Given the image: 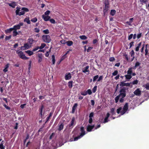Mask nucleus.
<instances>
[{
  "label": "nucleus",
  "mask_w": 149,
  "mask_h": 149,
  "mask_svg": "<svg viewBox=\"0 0 149 149\" xmlns=\"http://www.w3.org/2000/svg\"><path fill=\"white\" fill-rule=\"evenodd\" d=\"M128 88L123 87L119 91L120 93L115 98L116 103L118 102L120 97H121V98L119 100L120 102L123 103L124 102V98L126 96V90H128Z\"/></svg>",
  "instance_id": "1"
},
{
  "label": "nucleus",
  "mask_w": 149,
  "mask_h": 149,
  "mask_svg": "<svg viewBox=\"0 0 149 149\" xmlns=\"http://www.w3.org/2000/svg\"><path fill=\"white\" fill-rule=\"evenodd\" d=\"M16 8V10L15 11L16 14L17 15H19L20 16L24 15L25 14V12H28L29 11V9L28 8L23 7L22 8L21 10L22 11L19 12L20 8L17 7Z\"/></svg>",
  "instance_id": "2"
},
{
  "label": "nucleus",
  "mask_w": 149,
  "mask_h": 149,
  "mask_svg": "<svg viewBox=\"0 0 149 149\" xmlns=\"http://www.w3.org/2000/svg\"><path fill=\"white\" fill-rule=\"evenodd\" d=\"M128 109V104L127 103H126L124 105L123 110L121 111L122 110V108L120 107L119 108L117 109V112L118 114H119L120 113L121 115H123L125 113Z\"/></svg>",
  "instance_id": "3"
},
{
  "label": "nucleus",
  "mask_w": 149,
  "mask_h": 149,
  "mask_svg": "<svg viewBox=\"0 0 149 149\" xmlns=\"http://www.w3.org/2000/svg\"><path fill=\"white\" fill-rule=\"evenodd\" d=\"M16 53L18 54L19 57L23 60H27L29 58L28 57H26L24 53L22 51H19L18 50L16 51Z\"/></svg>",
  "instance_id": "4"
},
{
  "label": "nucleus",
  "mask_w": 149,
  "mask_h": 149,
  "mask_svg": "<svg viewBox=\"0 0 149 149\" xmlns=\"http://www.w3.org/2000/svg\"><path fill=\"white\" fill-rule=\"evenodd\" d=\"M42 38L43 41L45 42L49 43L51 41V39L49 35H43Z\"/></svg>",
  "instance_id": "5"
},
{
  "label": "nucleus",
  "mask_w": 149,
  "mask_h": 149,
  "mask_svg": "<svg viewBox=\"0 0 149 149\" xmlns=\"http://www.w3.org/2000/svg\"><path fill=\"white\" fill-rule=\"evenodd\" d=\"M76 122L75 121V118L74 117H73L72 118L70 123L69 125V127L70 128H72L76 124Z\"/></svg>",
  "instance_id": "6"
},
{
  "label": "nucleus",
  "mask_w": 149,
  "mask_h": 149,
  "mask_svg": "<svg viewBox=\"0 0 149 149\" xmlns=\"http://www.w3.org/2000/svg\"><path fill=\"white\" fill-rule=\"evenodd\" d=\"M30 45L27 43H25L24 45L23 46H21L20 47V49L22 50H24L28 49L30 47Z\"/></svg>",
  "instance_id": "7"
},
{
  "label": "nucleus",
  "mask_w": 149,
  "mask_h": 149,
  "mask_svg": "<svg viewBox=\"0 0 149 149\" xmlns=\"http://www.w3.org/2000/svg\"><path fill=\"white\" fill-rule=\"evenodd\" d=\"M134 93L135 95L139 96L141 95V91L139 88H137L134 92Z\"/></svg>",
  "instance_id": "8"
},
{
  "label": "nucleus",
  "mask_w": 149,
  "mask_h": 149,
  "mask_svg": "<svg viewBox=\"0 0 149 149\" xmlns=\"http://www.w3.org/2000/svg\"><path fill=\"white\" fill-rule=\"evenodd\" d=\"M95 125H88L87 126L86 130L88 132H90L92 131V130L94 127Z\"/></svg>",
  "instance_id": "9"
},
{
  "label": "nucleus",
  "mask_w": 149,
  "mask_h": 149,
  "mask_svg": "<svg viewBox=\"0 0 149 149\" xmlns=\"http://www.w3.org/2000/svg\"><path fill=\"white\" fill-rule=\"evenodd\" d=\"M132 83H125L123 81H121L120 83V86L121 87H123L126 86H130V84Z\"/></svg>",
  "instance_id": "10"
},
{
  "label": "nucleus",
  "mask_w": 149,
  "mask_h": 149,
  "mask_svg": "<svg viewBox=\"0 0 149 149\" xmlns=\"http://www.w3.org/2000/svg\"><path fill=\"white\" fill-rule=\"evenodd\" d=\"M80 131L81 133H80V135L81 136L83 137L86 134L84 127H82L80 128Z\"/></svg>",
  "instance_id": "11"
},
{
  "label": "nucleus",
  "mask_w": 149,
  "mask_h": 149,
  "mask_svg": "<svg viewBox=\"0 0 149 149\" xmlns=\"http://www.w3.org/2000/svg\"><path fill=\"white\" fill-rule=\"evenodd\" d=\"M42 17L45 21H47L49 20L50 18V16H45L44 15H42Z\"/></svg>",
  "instance_id": "12"
},
{
  "label": "nucleus",
  "mask_w": 149,
  "mask_h": 149,
  "mask_svg": "<svg viewBox=\"0 0 149 149\" xmlns=\"http://www.w3.org/2000/svg\"><path fill=\"white\" fill-rule=\"evenodd\" d=\"M78 106V104L77 103H75L72 107V113H74L75 111V110L76 109Z\"/></svg>",
  "instance_id": "13"
},
{
  "label": "nucleus",
  "mask_w": 149,
  "mask_h": 149,
  "mask_svg": "<svg viewBox=\"0 0 149 149\" xmlns=\"http://www.w3.org/2000/svg\"><path fill=\"white\" fill-rule=\"evenodd\" d=\"M34 40L32 38H29L27 40V43L31 46L33 44Z\"/></svg>",
  "instance_id": "14"
},
{
  "label": "nucleus",
  "mask_w": 149,
  "mask_h": 149,
  "mask_svg": "<svg viewBox=\"0 0 149 149\" xmlns=\"http://www.w3.org/2000/svg\"><path fill=\"white\" fill-rule=\"evenodd\" d=\"M71 78V76L70 73L66 74L65 76V79L66 80L70 79Z\"/></svg>",
  "instance_id": "15"
},
{
  "label": "nucleus",
  "mask_w": 149,
  "mask_h": 149,
  "mask_svg": "<svg viewBox=\"0 0 149 149\" xmlns=\"http://www.w3.org/2000/svg\"><path fill=\"white\" fill-rule=\"evenodd\" d=\"M109 6H105V7L103 8V12L104 15H105L106 13L109 10Z\"/></svg>",
  "instance_id": "16"
},
{
  "label": "nucleus",
  "mask_w": 149,
  "mask_h": 149,
  "mask_svg": "<svg viewBox=\"0 0 149 149\" xmlns=\"http://www.w3.org/2000/svg\"><path fill=\"white\" fill-rule=\"evenodd\" d=\"M139 1L142 5L145 4L146 8L147 7V3L148 2V0H139Z\"/></svg>",
  "instance_id": "17"
},
{
  "label": "nucleus",
  "mask_w": 149,
  "mask_h": 149,
  "mask_svg": "<svg viewBox=\"0 0 149 149\" xmlns=\"http://www.w3.org/2000/svg\"><path fill=\"white\" fill-rule=\"evenodd\" d=\"M13 30V28H11L6 30L5 31V32L6 34L8 33H10Z\"/></svg>",
  "instance_id": "18"
},
{
  "label": "nucleus",
  "mask_w": 149,
  "mask_h": 149,
  "mask_svg": "<svg viewBox=\"0 0 149 149\" xmlns=\"http://www.w3.org/2000/svg\"><path fill=\"white\" fill-rule=\"evenodd\" d=\"M13 30L17 31V30L19 29H20V27L18 24L15 25L13 27Z\"/></svg>",
  "instance_id": "19"
},
{
  "label": "nucleus",
  "mask_w": 149,
  "mask_h": 149,
  "mask_svg": "<svg viewBox=\"0 0 149 149\" xmlns=\"http://www.w3.org/2000/svg\"><path fill=\"white\" fill-rule=\"evenodd\" d=\"M134 20V18H130L129 19V21H127L126 22L128 25L130 26L132 25V23L133 22V20Z\"/></svg>",
  "instance_id": "20"
},
{
  "label": "nucleus",
  "mask_w": 149,
  "mask_h": 149,
  "mask_svg": "<svg viewBox=\"0 0 149 149\" xmlns=\"http://www.w3.org/2000/svg\"><path fill=\"white\" fill-rule=\"evenodd\" d=\"M8 5L12 8H14L16 6V2H13L10 3H8Z\"/></svg>",
  "instance_id": "21"
},
{
  "label": "nucleus",
  "mask_w": 149,
  "mask_h": 149,
  "mask_svg": "<svg viewBox=\"0 0 149 149\" xmlns=\"http://www.w3.org/2000/svg\"><path fill=\"white\" fill-rule=\"evenodd\" d=\"M142 42H140L137 45V46L135 48V51L136 52H138L139 50V48L141 45Z\"/></svg>",
  "instance_id": "22"
},
{
  "label": "nucleus",
  "mask_w": 149,
  "mask_h": 149,
  "mask_svg": "<svg viewBox=\"0 0 149 149\" xmlns=\"http://www.w3.org/2000/svg\"><path fill=\"white\" fill-rule=\"evenodd\" d=\"M25 52L28 54L29 56H31L34 54L33 52L32 51L28 50L25 51Z\"/></svg>",
  "instance_id": "23"
},
{
  "label": "nucleus",
  "mask_w": 149,
  "mask_h": 149,
  "mask_svg": "<svg viewBox=\"0 0 149 149\" xmlns=\"http://www.w3.org/2000/svg\"><path fill=\"white\" fill-rule=\"evenodd\" d=\"M89 68V66L88 65L86 66L84 68V70H82V72L84 73H86L87 72H89V70L88 69Z\"/></svg>",
  "instance_id": "24"
},
{
  "label": "nucleus",
  "mask_w": 149,
  "mask_h": 149,
  "mask_svg": "<svg viewBox=\"0 0 149 149\" xmlns=\"http://www.w3.org/2000/svg\"><path fill=\"white\" fill-rule=\"evenodd\" d=\"M53 113V111H51L50 113H49V116H48L47 117V121H46V122L48 121L50 119V117L52 116V114Z\"/></svg>",
  "instance_id": "25"
},
{
  "label": "nucleus",
  "mask_w": 149,
  "mask_h": 149,
  "mask_svg": "<svg viewBox=\"0 0 149 149\" xmlns=\"http://www.w3.org/2000/svg\"><path fill=\"white\" fill-rule=\"evenodd\" d=\"M44 108V106L43 105H42L40 108L39 109L40 114V115L41 116L42 115V110Z\"/></svg>",
  "instance_id": "26"
},
{
  "label": "nucleus",
  "mask_w": 149,
  "mask_h": 149,
  "mask_svg": "<svg viewBox=\"0 0 149 149\" xmlns=\"http://www.w3.org/2000/svg\"><path fill=\"white\" fill-rule=\"evenodd\" d=\"M66 43L68 46H70L72 45L73 42L72 41H68L66 42Z\"/></svg>",
  "instance_id": "27"
},
{
  "label": "nucleus",
  "mask_w": 149,
  "mask_h": 149,
  "mask_svg": "<svg viewBox=\"0 0 149 149\" xmlns=\"http://www.w3.org/2000/svg\"><path fill=\"white\" fill-rule=\"evenodd\" d=\"M63 126L64 124L63 123H61L59 127V128L58 129V130L60 131L62 130L63 128Z\"/></svg>",
  "instance_id": "28"
},
{
  "label": "nucleus",
  "mask_w": 149,
  "mask_h": 149,
  "mask_svg": "<svg viewBox=\"0 0 149 149\" xmlns=\"http://www.w3.org/2000/svg\"><path fill=\"white\" fill-rule=\"evenodd\" d=\"M126 79H130L132 77V76L131 74H127L125 75Z\"/></svg>",
  "instance_id": "29"
},
{
  "label": "nucleus",
  "mask_w": 149,
  "mask_h": 149,
  "mask_svg": "<svg viewBox=\"0 0 149 149\" xmlns=\"http://www.w3.org/2000/svg\"><path fill=\"white\" fill-rule=\"evenodd\" d=\"M140 64L141 63L139 62H136L135 64V66L133 67V68L134 69H135L136 67L139 66L140 65Z\"/></svg>",
  "instance_id": "30"
},
{
  "label": "nucleus",
  "mask_w": 149,
  "mask_h": 149,
  "mask_svg": "<svg viewBox=\"0 0 149 149\" xmlns=\"http://www.w3.org/2000/svg\"><path fill=\"white\" fill-rule=\"evenodd\" d=\"M133 68H129L128 70L127 71V74H130L131 75L132 73V69Z\"/></svg>",
  "instance_id": "31"
},
{
  "label": "nucleus",
  "mask_w": 149,
  "mask_h": 149,
  "mask_svg": "<svg viewBox=\"0 0 149 149\" xmlns=\"http://www.w3.org/2000/svg\"><path fill=\"white\" fill-rule=\"evenodd\" d=\"M72 81H70L68 82V86L69 88H71L72 87Z\"/></svg>",
  "instance_id": "32"
},
{
  "label": "nucleus",
  "mask_w": 149,
  "mask_h": 149,
  "mask_svg": "<svg viewBox=\"0 0 149 149\" xmlns=\"http://www.w3.org/2000/svg\"><path fill=\"white\" fill-rule=\"evenodd\" d=\"M19 33L17 31L13 30V37L16 36Z\"/></svg>",
  "instance_id": "33"
},
{
  "label": "nucleus",
  "mask_w": 149,
  "mask_h": 149,
  "mask_svg": "<svg viewBox=\"0 0 149 149\" xmlns=\"http://www.w3.org/2000/svg\"><path fill=\"white\" fill-rule=\"evenodd\" d=\"M116 13V11L114 10H111L110 14L112 16L114 15Z\"/></svg>",
  "instance_id": "34"
},
{
  "label": "nucleus",
  "mask_w": 149,
  "mask_h": 149,
  "mask_svg": "<svg viewBox=\"0 0 149 149\" xmlns=\"http://www.w3.org/2000/svg\"><path fill=\"white\" fill-rule=\"evenodd\" d=\"M79 38L83 40H85L87 38V37L85 35L81 36H79Z\"/></svg>",
  "instance_id": "35"
},
{
  "label": "nucleus",
  "mask_w": 149,
  "mask_h": 149,
  "mask_svg": "<svg viewBox=\"0 0 149 149\" xmlns=\"http://www.w3.org/2000/svg\"><path fill=\"white\" fill-rule=\"evenodd\" d=\"M24 22H26L28 24H31L30 20H29V18H25L24 19Z\"/></svg>",
  "instance_id": "36"
},
{
  "label": "nucleus",
  "mask_w": 149,
  "mask_h": 149,
  "mask_svg": "<svg viewBox=\"0 0 149 149\" xmlns=\"http://www.w3.org/2000/svg\"><path fill=\"white\" fill-rule=\"evenodd\" d=\"M52 61L53 64H54L55 62V56L54 55H53L52 56Z\"/></svg>",
  "instance_id": "37"
},
{
  "label": "nucleus",
  "mask_w": 149,
  "mask_h": 149,
  "mask_svg": "<svg viewBox=\"0 0 149 149\" xmlns=\"http://www.w3.org/2000/svg\"><path fill=\"white\" fill-rule=\"evenodd\" d=\"M123 56L125 57V58L127 61H128L129 60L128 56L126 53H124L123 54Z\"/></svg>",
  "instance_id": "38"
},
{
  "label": "nucleus",
  "mask_w": 149,
  "mask_h": 149,
  "mask_svg": "<svg viewBox=\"0 0 149 149\" xmlns=\"http://www.w3.org/2000/svg\"><path fill=\"white\" fill-rule=\"evenodd\" d=\"M82 137L80 135L77 136L76 137L74 138L73 141H77L78 139H80Z\"/></svg>",
  "instance_id": "39"
},
{
  "label": "nucleus",
  "mask_w": 149,
  "mask_h": 149,
  "mask_svg": "<svg viewBox=\"0 0 149 149\" xmlns=\"http://www.w3.org/2000/svg\"><path fill=\"white\" fill-rule=\"evenodd\" d=\"M37 20H38V19L36 17L33 18L31 20V21L32 22H34V23L36 22L37 21Z\"/></svg>",
  "instance_id": "40"
},
{
  "label": "nucleus",
  "mask_w": 149,
  "mask_h": 149,
  "mask_svg": "<svg viewBox=\"0 0 149 149\" xmlns=\"http://www.w3.org/2000/svg\"><path fill=\"white\" fill-rule=\"evenodd\" d=\"M114 110L115 109L114 108H112L111 109L110 113H111L112 115H113L115 114V113L114 112Z\"/></svg>",
  "instance_id": "41"
},
{
  "label": "nucleus",
  "mask_w": 149,
  "mask_h": 149,
  "mask_svg": "<svg viewBox=\"0 0 149 149\" xmlns=\"http://www.w3.org/2000/svg\"><path fill=\"white\" fill-rule=\"evenodd\" d=\"M5 146L3 145V143H1L0 144V149H5Z\"/></svg>",
  "instance_id": "42"
},
{
  "label": "nucleus",
  "mask_w": 149,
  "mask_h": 149,
  "mask_svg": "<svg viewBox=\"0 0 149 149\" xmlns=\"http://www.w3.org/2000/svg\"><path fill=\"white\" fill-rule=\"evenodd\" d=\"M104 4H105V6H109V0H105Z\"/></svg>",
  "instance_id": "43"
},
{
  "label": "nucleus",
  "mask_w": 149,
  "mask_h": 149,
  "mask_svg": "<svg viewBox=\"0 0 149 149\" xmlns=\"http://www.w3.org/2000/svg\"><path fill=\"white\" fill-rule=\"evenodd\" d=\"M32 63V61L30 60L29 61V64L28 65V70L30 71L31 68V63Z\"/></svg>",
  "instance_id": "44"
},
{
  "label": "nucleus",
  "mask_w": 149,
  "mask_h": 149,
  "mask_svg": "<svg viewBox=\"0 0 149 149\" xmlns=\"http://www.w3.org/2000/svg\"><path fill=\"white\" fill-rule=\"evenodd\" d=\"M46 46V44L45 43H42L41 46L39 47L40 49H41L44 48Z\"/></svg>",
  "instance_id": "45"
},
{
  "label": "nucleus",
  "mask_w": 149,
  "mask_h": 149,
  "mask_svg": "<svg viewBox=\"0 0 149 149\" xmlns=\"http://www.w3.org/2000/svg\"><path fill=\"white\" fill-rule=\"evenodd\" d=\"M130 55L131 56V57H132V56H134V51L133 50H132L130 52Z\"/></svg>",
  "instance_id": "46"
},
{
  "label": "nucleus",
  "mask_w": 149,
  "mask_h": 149,
  "mask_svg": "<svg viewBox=\"0 0 149 149\" xmlns=\"http://www.w3.org/2000/svg\"><path fill=\"white\" fill-rule=\"evenodd\" d=\"M118 72V71L117 70L115 71L114 72L112 73V75L113 76H115L117 75Z\"/></svg>",
  "instance_id": "47"
},
{
  "label": "nucleus",
  "mask_w": 149,
  "mask_h": 149,
  "mask_svg": "<svg viewBox=\"0 0 149 149\" xmlns=\"http://www.w3.org/2000/svg\"><path fill=\"white\" fill-rule=\"evenodd\" d=\"M99 77V76L98 75H96L93 78V81L94 82L95 81H96L97 79Z\"/></svg>",
  "instance_id": "48"
},
{
  "label": "nucleus",
  "mask_w": 149,
  "mask_h": 149,
  "mask_svg": "<svg viewBox=\"0 0 149 149\" xmlns=\"http://www.w3.org/2000/svg\"><path fill=\"white\" fill-rule=\"evenodd\" d=\"M3 106L7 110H10V108L7 106L5 104H3Z\"/></svg>",
  "instance_id": "49"
},
{
  "label": "nucleus",
  "mask_w": 149,
  "mask_h": 149,
  "mask_svg": "<svg viewBox=\"0 0 149 149\" xmlns=\"http://www.w3.org/2000/svg\"><path fill=\"white\" fill-rule=\"evenodd\" d=\"M38 62L40 63L42 61V58L41 55H39L38 56Z\"/></svg>",
  "instance_id": "50"
},
{
  "label": "nucleus",
  "mask_w": 149,
  "mask_h": 149,
  "mask_svg": "<svg viewBox=\"0 0 149 149\" xmlns=\"http://www.w3.org/2000/svg\"><path fill=\"white\" fill-rule=\"evenodd\" d=\"M43 32L45 34H48L49 33V31L48 29L44 30Z\"/></svg>",
  "instance_id": "51"
},
{
  "label": "nucleus",
  "mask_w": 149,
  "mask_h": 149,
  "mask_svg": "<svg viewBox=\"0 0 149 149\" xmlns=\"http://www.w3.org/2000/svg\"><path fill=\"white\" fill-rule=\"evenodd\" d=\"M55 134L54 133H53L49 137V140L52 139V138L54 136Z\"/></svg>",
  "instance_id": "52"
},
{
  "label": "nucleus",
  "mask_w": 149,
  "mask_h": 149,
  "mask_svg": "<svg viewBox=\"0 0 149 149\" xmlns=\"http://www.w3.org/2000/svg\"><path fill=\"white\" fill-rule=\"evenodd\" d=\"M145 56H146L147 55H148V54H149V53H148V49H147V47L146 48V49H145Z\"/></svg>",
  "instance_id": "53"
},
{
  "label": "nucleus",
  "mask_w": 149,
  "mask_h": 149,
  "mask_svg": "<svg viewBox=\"0 0 149 149\" xmlns=\"http://www.w3.org/2000/svg\"><path fill=\"white\" fill-rule=\"evenodd\" d=\"M49 20L52 23L54 24L56 23L55 20L53 19H49Z\"/></svg>",
  "instance_id": "54"
},
{
  "label": "nucleus",
  "mask_w": 149,
  "mask_h": 149,
  "mask_svg": "<svg viewBox=\"0 0 149 149\" xmlns=\"http://www.w3.org/2000/svg\"><path fill=\"white\" fill-rule=\"evenodd\" d=\"M133 36V34H131L128 36V39L129 40H130L132 38Z\"/></svg>",
  "instance_id": "55"
},
{
  "label": "nucleus",
  "mask_w": 149,
  "mask_h": 149,
  "mask_svg": "<svg viewBox=\"0 0 149 149\" xmlns=\"http://www.w3.org/2000/svg\"><path fill=\"white\" fill-rule=\"evenodd\" d=\"M93 49V47H89L87 49V52H90V51Z\"/></svg>",
  "instance_id": "56"
},
{
  "label": "nucleus",
  "mask_w": 149,
  "mask_h": 149,
  "mask_svg": "<svg viewBox=\"0 0 149 149\" xmlns=\"http://www.w3.org/2000/svg\"><path fill=\"white\" fill-rule=\"evenodd\" d=\"M109 120H108V119L106 117L104 118V120L103 122V123H106L108 122Z\"/></svg>",
  "instance_id": "57"
},
{
  "label": "nucleus",
  "mask_w": 149,
  "mask_h": 149,
  "mask_svg": "<svg viewBox=\"0 0 149 149\" xmlns=\"http://www.w3.org/2000/svg\"><path fill=\"white\" fill-rule=\"evenodd\" d=\"M138 81L137 80H136L133 81L132 82V84L133 85L137 84L138 83Z\"/></svg>",
  "instance_id": "58"
},
{
  "label": "nucleus",
  "mask_w": 149,
  "mask_h": 149,
  "mask_svg": "<svg viewBox=\"0 0 149 149\" xmlns=\"http://www.w3.org/2000/svg\"><path fill=\"white\" fill-rule=\"evenodd\" d=\"M11 38V35H10L9 36H6L5 38V40H9Z\"/></svg>",
  "instance_id": "59"
},
{
  "label": "nucleus",
  "mask_w": 149,
  "mask_h": 149,
  "mask_svg": "<svg viewBox=\"0 0 149 149\" xmlns=\"http://www.w3.org/2000/svg\"><path fill=\"white\" fill-rule=\"evenodd\" d=\"M145 88L148 90H149V83H147L145 85Z\"/></svg>",
  "instance_id": "60"
},
{
  "label": "nucleus",
  "mask_w": 149,
  "mask_h": 149,
  "mask_svg": "<svg viewBox=\"0 0 149 149\" xmlns=\"http://www.w3.org/2000/svg\"><path fill=\"white\" fill-rule=\"evenodd\" d=\"M97 86H95L93 87V88L92 89V91L93 93H95V92L97 90Z\"/></svg>",
  "instance_id": "61"
},
{
  "label": "nucleus",
  "mask_w": 149,
  "mask_h": 149,
  "mask_svg": "<svg viewBox=\"0 0 149 149\" xmlns=\"http://www.w3.org/2000/svg\"><path fill=\"white\" fill-rule=\"evenodd\" d=\"M134 41H132L129 43V45L130 46V47H129L130 49V48L132 46L134 45Z\"/></svg>",
  "instance_id": "62"
},
{
  "label": "nucleus",
  "mask_w": 149,
  "mask_h": 149,
  "mask_svg": "<svg viewBox=\"0 0 149 149\" xmlns=\"http://www.w3.org/2000/svg\"><path fill=\"white\" fill-rule=\"evenodd\" d=\"M34 31L36 32L39 33L40 31V29L38 28H34Z\"/></svg>",
  "instance_id": "63"
},
{
  "label": "nucleus",
  "mask_w": 149,
  "mask_h": 149,
  "mask_svg": "<svg viewBox=\"0 0 149 149\" xmlns=\"http://www.w3.org/2000/svg\"><path fill=\"white\" fill-rule=\"evenodd\" d=\"M115 60V58L114 57H111L109 58V61L111 62Z\"/></svg>",
  "instance_id": "64"
}]
</instances>
